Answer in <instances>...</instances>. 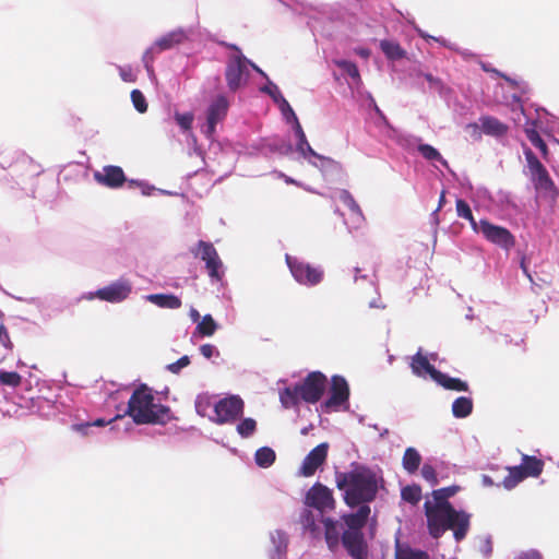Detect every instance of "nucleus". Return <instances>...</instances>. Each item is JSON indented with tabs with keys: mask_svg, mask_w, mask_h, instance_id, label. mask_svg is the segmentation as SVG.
<instances>
[{
	"mask_svg": "<svg viewBox=\"0 0 559 559\" xmlns=\"http://www.w3.org/2000/svg\"><path fill=\"white\" fill-rule=\"evenodd\" d=\"M335 484L343 491V500L349 508L358 507L354 513L343 514L345 530L342 533V544L353 559H367L368 546L362 528L368 522L372 502L378 493L377 474L365 465H356L348 472H336Z\"/></svg>",
	"mask_w": 559,
	"mask_h": 559,
	"instance_id": "f257e3e1",
	"label": "nucleus"
},
{
	"mask_svg": "<svg viewBox=\"0 0 559 559\" xmlns=\"http://www.w3.org/2000/svg\"><path fill=\"white\" fill-rule=\"evenodd\" d=\"M459 491L457 486L436 489L431 492L432 501L424 503L427 518V528L431 537L440 538L448 530L453 531L455 540L465 538L469 530L471 515L465 511H457L449 502V498Z\"/></svg>",
	"mask_w": 559,
	"mask_h": 559,
	"instance_id": "f03ea898",
	"label": "nucleus"
},
{
	"mask_svg": "<svg viewBox=\"0 0 559 559\" xmlns=\"http://www.w3.org/2000/svg\"><path fill=\"white\" fill-rule=\"evenodd\" d=\"M153 390L140 384L131 394L126 414L136 425H165L173 419L169 406L154 402Z\"/></svg>",
	"mask_w": 559,
	"mask_h": 559,
	"instance_id": "7ed1b4c3",
	"label": "nucleus"
},
{
	"mask_svg": "<svg viewBox=\"0 0 559 559\" xmlns=\"http://www.w3.org/2000/svg\"><path fill=\"white\" fill-rule=\"evenodd\" d=\"M305 503L319 511V518L324 525V538L330 550L335 551L338 548L342 535L341 528L344 531L345 525L338 523L331 518H323V512L335 509V499L330 488L321 483H316L307 492Z\"/></svg>",
	"mask_w": 559,
	"mask_h": 559,
	"instance_id": "20e7f679",
	"label": "nucleus"
},
{
	"mask_svg": "<svg viewBox=\"0 0 559 559\" xmlns=\"http://www.w3.org/2000/svg\"><path fill=\"white\" fill-rule=\"evenodd\" d=\"M522 150L535 190L555 199L558 195V190L547 168L526 144H522Z\"/></svg>",
	"mask_w": 559,
	"mask_h": 559,
	"instance_id": "39448f33",
	"label": "nucleus"
},
{
	"mask_svg": "<svg viewBox=\"0 0 559 559\" xmlns=\"http://www.w3.org/2000/svg\"><path fill=\"white\" fill-rule=\"evenodd\" d=\"M544 461L523 454L522 462L518 466L508 467L509 474L504 477L502 484L506 489H513L518 484L528 477H538L544 471Z\"/></svg>",
	"mask_w": 559,
	"mask_h": 559,
	"instance_id": "423d86ee",
	"label": "nucleus"
},
{
	"mask_svg": "<svg viewBox=\"0 0 559 559\" xmlns=\"http://www.w3.org/2000/svg\"><path fill=\"white\" fill-rule=\"evenodd\" d=\"M245 403L238 395L224 397L214 404V416L210 419L217 425L233 424L243 413Z\"/></svg>",
	"mask_w": 559,
	"mask_h": 559,
	"instance_id": "0eeeda50",
	"label": "nucleus"
},
{
	"mask_svg": "<svg viewBox=\"0 0 559 559\" xmlns=\"http://www.w3.org/2000/svg\"><path fill=\"white\" fill-rule=\"evenodd\" d=\"M328 385V378L321 371H311L301 383L297 384L301 401L316 404L319 402Z\"/></svg>",
	"mask_w": 559,
	"mask_h": 559,
	"instance_id": "6e6552de",
	"label": "nucleus"
},
{
	"mask_svg": "<svg viewBox=\"0 0 559 559\" xmlns=\"http://www.w3.org/2000/svg\"><path fill=\"white\" fill-rule=\"evenodd\" d=\"M188 39L187 32L182 28L171 31L152 45L143 55V62L148 72L153 71V62L156 53L174 48Z\"/></svg>",
	"mask_w": 559,
	"mask_h": 559,
	"instance_id": "1a4fd4ad",
	"label": "nucleus"
},
{
	"mask_svg": "<svg viewBox=\"0 0 559 559\" xmlns=\"http://www.w3.org/2000/svg\"><path fill=\"white\" fill-rule=\"evenodd\" d=\"M476 233H480L485 239L506 251L515 246V237L509 229L495 225L487 219H480Z\"/></svg>",
	"mask_w": 559,
	"mask_h": 559,
	"instance_id": "9d476101",
	"label": "nucleus"
},
{
	"mask_svg": "<svg viewBox=\"0 0 559 559\" xmlns=\"http://www.w3.org/2000/svg\"><path fill=\"white\" fill-rule=\"evenodd\" d=\"M248 64L255 68L253 63L241 55L231 56L226 64L225 78L227 86L231 92H236L247 81L249 75Z\"/></svg>",
	"mask_w": 559,
	"mask_h": 559,
	"instance_id": "9b49d317",
	"label": "nucleus"
},
{
	"mask_svg": "<svg viewBox=\"0 0 559 559\" xmlns=\"http://www.w3.org/2000/svg\"><path fill=\"white\" fill-rule=\"evenodd\" d=\"M286 262L294 278L302 285L314 286L323 280V271L309 263L286 255Z\"/></svg>",
	"mask_w": 559,
	"mask_h": 559,
	"instance_id": "f8f14e48",
	"label": "nucleus"
},
{
	"mask_svg": "<svg viewBox=\"0 0 559 559\" xmlns=\"http://www.w3.org/2000/svg\"><path fill=\"white\" fill-rule=\"evenodd\" d=\"M191 252L194 254V257H199L202 261L205 262V269L212 280H222L223 273H221L219 270L223 266V262L212 242L200 240L197 243V249L191 250Z\"/></svg>",
	"mask_w": 559,
	"mask_h": 559,
	"instance_id": "ddd939ff",
	"label": "nucleus"
},
{
	"mask_svg": "<svg viewBox=\"0 0 559 559\" xmlns=\"http://www.w3.org/2000/svg\"><path fill=\"white\" fill-rule=\"evenodd\" d=\"M349 399V386L346 379L335 374L331 379L329 399L322 404L325 411H338Z\"/></svg>",
	"mask_w": 559,
	"mask_h": 559,
	"instance_id": "4468645a",
	"label": "nucleus"
},
{
	"mask_svg": "<svg viewBox=\"0 0 559 559\" xmlns=\"http://www.w3.org/2000/svg\"><path fill=\"white\" fill-rule=\"evenodd\" d=\"M132 290L131 284L128 281H117L103 288L97 289L95 293H90L88 300L98 298L111 304L121 302L128 298Z\"/></svg>",
	"mask_w": 559,
	"mask_h": 559,
	"instance_id": "2eb2a0df",
	"label": "nucleus"
},
{
	"mask_svg": "<svg viewBox=\"0 0 559 559\" xmlns=\"http://www.w3.org/2000/svg\"><path fill=\"white\" fill-rule=\"evenodd\" d=\"M228 100L225 96L219 95L210 105L206 117L205 134L207 138H212L215 133L216 124L224 120L228 111Z\"/></svg>",
	"mask_w": 559,
	"mask_h": 559,
	"instance_id": "dca6fc26",
	"label": "nucleus"
},
{
	"mask_svg": "<svg viewBox=\"0 0 559 559\" xmlns=\"http://www.w3.org/2000/svg\"><path fill=\"white\" fill-rule=\"evenodd\" d=\"M328 443L323 442L313 448L307 456L304 459L300 475L304 477H310L314 475L317 469L325 462L328 457Z\"/></svg>",
	"mask_w": 559,
	"mask_h": 559,
	"instance_id": "f3484780",
	"label": "nucleus"
},
{
	"mask_svg": "<svg viewBox=\"0 0 559 559\" xmlns=\"http://www.w3.org/2000/svg\"><path fill=\"white\" fill-rule=\"evenodd\" d=\"M295 131H296V134L298 136V144H297V150L304 155L306 156V154H309L318 159L321 160V167L322 168H331V169H334V170H341L342 169V165L330 158V157H325V156H322L320 154H318L311 146L310 144L308 143L307 141V138H306V134L300 126L299 122L295 123Z\"/></svg>",
	"mask_w": 559,
	"mask_h": 559,
	"instance_id": "a211bd4d",
	"label": "nucleus"
},
{
	"mask_svg": "<svg viewBox=\"0 0 559 559\" xmlns=\"http://www.w3.org/2000/svg\"><path fill=\"white\" fill-rule=\"evenodd\" d=\"M340 201L348 210V218L345 223L350 229H357L365 223V216L359 204L356 202L349 191L343 189L338 192Z\"/></svg>",
	"mask_w": 559,
	"mask_h": 559,
	"instance_id": "6ab92c4d",
	"label": "nucleus"
},
{
	"mask_svg": "<svg viewBox=\"0 0 559 559\" xmlns=\"http://www.w3.org/2000/svg\"><path fill=\"white\" fill-rule=\"evenodd\" d=\"M94 179L97 183L110 189H118L127 181L123 169L114 165L105 166L102 171H96Z\"/></svg>",
	"mask_w": 559,
	"mask_h": 559,
	"instance_id": "aec40b11",
	"label": "nucleus"
},
{
	"mask_svg": "<svg viewBox=\"0 0 559 559\" xmlns=\"http://www.w3.org/2000/svg\"><path fill=\"white\" fill-rule=\"evenodd\" d=\"M479 122L480 126L478 123H471L468 128H473L475 131L481 128L485 134L496 138L506 135L509 130L506 123L491 116H481Z\"/></svg>",
	"mask_w": 559,
	"mask_h": 559,
	"instance_id": "412c9836",
	"label": "nucleus"
},
{
	"mask_svg": "<svg viewBox=\"0 0 559 559\" xmlns=\"http://www.w3.org/2000/svg\"><path fill=\"white\" fill-rule=\"evenodd\" d=\"M524 132H525V135L528 139V141L536 148L539 150L542 158L545 159L546 162L549 160L550 152H549V148H548L546 142L542 139V136L539 135V133L537 131V122L536 121L528 122L524 128Z\"/></svg>",
	"mask_w": 559,
	"mask_h": 559,
	"instance_id": "4be33fe9",
	"label": "nucleus"
},
{
	"mask_svg": "<svg viewBox=\"0 0 559 559\" xmlns=\"http://www.w3.org/2000/svg\"><path fill=\"white\" fill-rule=\"evenodd\" d=\"M435 382H437L439 385L444 388L445 390L450 391H457V392H467L468 391V384L459 379V378H452L439 370L437 376L433 379Z\"/></svg>",
	"mask_w": 559,
	"mask_h": 559,
	"instance_id": "5701e85b",
	"label": "nucleus"
},
{
	"mask_svg": "<svg viewBox=\"0 0 559 559\" xmlns=\"http://www.w3.org/2000/svg\"><path fill=\"white\" fill-rule=\"evenodd\" d=\"M412 370L417 376H423L424 373H428L430 378L433 380L437 373L439 372L435 366H432L426 356L417 353L413 357L412 361Z\"/></svg>",
	"mask_w": 559,
	"mask_h": 559,
	"instance_id": "b1692460",
	"label": "nucleus"
},
{
	"mask_svg": "<svg viewBox=\"0 0 559 559\" xmlns=\"http://www.w3.org/2000/svg\"><path fill=\"white\" fill-rule=\"evenodd\" d=\"M421 463V455L415 448H407L402 457L403 468L408 474H415Z\"/></svg>",
	"mask_w": 559,
	"mask_h": 559,
	"instance_id": "393cba45",
	"label": "nucleus"
},
{
	"mask_svg": "<svg viewBox=\"0 0 559 559\" xmlns=\"http://www.w3.org/2000/svg\"><path fill=\"white\" fill-rule=\"evenodd\" d=\"M147 299L154 305L167 309H178L182 305L181 299L171 294H153Z\"/></svg>",
	"mask_w": 559,
	"mask_h": 559,
	"instance_id": "a878e982",
	"label": "nucleus"
},
{
	"mask_svg": "<svg viewBox=\"0 0 559 559\" xmlns=\"http://www.w3.org/2000/svg\"><path fill=\"white\" fill-rule=\"evenodd\" d=\"M271 540L273 544V549L270 554L271 559H282L287 549V537L285 533L276 531L271 535Z\"/></svg>",
	"mask_w": 559,
	"mask_h": 559,
	"instance_id": "bb28decb",
	"label": "nucleus"
},
{
	"mask_svg": "<svg viewBox=\"0 0 559 559\" xmlns=\"http://www.w3.org/2000/svg\"><path fill=\"white\" fill-rule=\"evenodd\" d=\"M473 412V401L466 396H460L452 404V414L456 418H465Z\"/></svg>",
	"mask_w": 559,
	"mask_h": 559,
	"instance_id": "cd10ccee",
	"label": "nucleus"
},
{
	"mask_svg": "<svg viewBox=\"0 0 559 559\" xmlns=\"http://www.w3.org/2000/svg\"><path fill=\"white\" fill-rule=\"evenodd\" d=\"M318 516L311 510H305L300 515V523L302 527L308 531L313 537H318L321 533L317 524Z\"/></svg>",
	"mask_w": 559,
	"mask_h": 559,
	"instance_id": "c85d7f7f",
	"label": "nucleus"
},
{
	"mask_svg": "<svg viewBox=\"0 0 559 559\" xmlns=\"http://www.w3.org/2000/svg\"><path fill=\"white\" fill-rule=\"evenodd\" d=\"M275 459L274 450L269 447L258 449L254 454L255 464L262 468L270 467L275 462Z\"/></svg>",
	"mask_w": 559,
	"mask_h": 559,
	"instance_id": "c756f323",
	"label": "nucleus"
},
{
	"mask_svg": "<svg viewBox=\"0 0 559 559\" xmlns=\"http://www.w3.org/2000/svg\"><path fill=\"white\" fill-rule=\"evenodd\" d=\"M380 48L383 53L391 60H400L405 57V50L400 44L391 40H381Z\"/></svg>",
	"mask_w": 559,
	"mask_h": 559,
	"instance_id": "7c9ffc66",
	"label": "nucleus"
},
{
	"mask_svg": "<svg viewBox=\"0 0 559 559\" xmlns=\"http://www.w3.org/2000/svg\"><path fill=\"white\" fill-rule=\"evenodd\" d=\"M284 407L289 408L298 405L301 401L297 384L294 388H286L280 394Z\"/></svg>",
	"mask_w": 559,
	"mask_h": 559,
	"instance_id": "2f4dec72",
	"label": "nucleus"
},
{
	"mask_svg": "<svg viewBox=\"0 0 559 559\" xmlns=\"http://www.w3.org/2000/svg\"><path fill=\"white\" fill-rule=\"evenodd\" d=\"M401 497L404 501L416 506L423 497L421 487L417 484L407 485L402 488Z\"/></svg>",
	"mask_w": 559,
	"mask_h": 559,
	"instance_id": "473e14b6",
	"label": "nucleus"
},
{
	"mask_svg": "<svg viewBox=\"0 0 559 559\" xmlns=\"http://www.w3.org/2000/svg\"><path fill=\"white\" fill-rule=\"evenodd\" d=\"M417 151L425 159H427L429 162L438 160L443 166H448V162L441 156L439 151L437 148H435L433 146H431L429 144H419L417 146Z\"/></svg>",
	"mask_w": 559,
	"mask_h": 559,
	"instance_id": "72a5a7b5",
	"label": "nucleus"
},
{
	"mask_svg": "<svg viewBox=\"0 0 559 559\" xmlns=\"http://www.w3.org/2000/svg\"><path fill=\"white\" fill-rule=\"evenodd\" d=\"M456 214L459 217L467 219L471 223L472 228L477 230L478 222L475 221L472 209L465 200H456Z\"/></svg>",
	"mask_w": 559,
	"mask_h": 559,
	"instance_id": "f704fd0d",
	"label": "nucleus"
},
{
	"mask_svg": "<svg viewBox=\"0 0 559 559\" xmlns=\"http://www.w3.org/2000/svg\"><path fill=\"white\" fill-rule=\"evenodd\" d=\"M217 330V324L211 314H205L197 325V332L201 336H212Z\"/></svg>",
	"mask_w": 559,
	"mask_h": 559,
	"instance_id": "c9c22d12",
	"label": "nucleus"
},
{
	"mask_svg": "<svg viewBox=\"0 0 559 559\" xmlns=\"http://www.w3.org/2000/svg\"><path fill=\"white\" fill-rule=\"evenodd\" d=\"M22 383V377L15 371H0V384L17 388Z\"/></svg>",
	"mask_w": 559,
	"mask_h": 559,
	"instance_id": "e433bc0d",
	"label": "nucleus"
},
{
	"mask_svg": "<svg viewBox=\"0 0 559 559\" xmlns=\"http://www.w3.org/2000/svg\"><path fill=\"white\" fill-rule=\"evenodd\" d=\"M214 404L211 396L206 394L199 395L195 400V411L200 416L205 417L209 409L214 408Z\"/></svg>",
	"mask_w": 559,
	"mask_h": 559,
	"instance_id": "4c0bfd02",
	"label": "nucleus"
},
{
	"mask_svg": "<svg viewBox=\"0 0 559 559\" xmlns=\"http://www.w3.org/2000/svg\"><path fill=\"white\" fill-rule=\"evenodd\" d=\"M257 429V421L253 418H245L237 425V432L242 438H249Z\"/></svg>",
	"mask_w": 559,
	"mask_h": 559,
	"instance_id": "58836bf2",
	"label": "nucleus"
},
{
	"mask_svg": "<svg viewBox=\"0 0 559 559\" xmlns=\"http://www.w3.org/2000/svg\"><path fill=\"white\" fill-rule=\"evenodd\" d=\"M337 67L342 69L346 74H348L352 79L359 81L360 74L357 66L348 60H341L336 62Z\"/></svg>",
	"mask_w": 559,
	"mask_h": 559,
	"instance_id": "ea45409f",
	"label": "nucleus"
},
{
	"mask_svg": "<svg viewBox=\"0 0 559 559\" xmlns=\"http://www.w3.org/2000/svg\"><path fill=\"white\" fill-rule=\"evenodd\" d=\"M274 90H275V92L277 93V95H278V97L281 99L280 100V106H281V110H282L283 115L286 116L287 120L289 118H292L295 123L299 122L296 114L294 112V110L290 107V105L288 104V102L284 98V96L280 92L278 87L274 86Z\"/></svg>",
	"mask_w": 559,
	"mask_h": 559,
	"instance_id": "a19ab883",
	"label": "nucleus"
},
{
	"mask_svg": "<svg viewBox=\"0 0 559 559\" xmlns=\"http://www.w3.org/2000/svg\"><path fill=\"white\" fill-rule=\"evenodd\" d=\"M131 100L139 112L144 114L147 110V103L141 91L133 90L131 92Z\"/></svg>",
	"mask_w": 559,
	"mask_h": 559,
	"instance_id": "79ce46f5",
	"label": "nucleus"
},
{
	"mask_svg": "<svg viewBox=\"0 0 559 559\" xmlns=\"http://www.w3.org/2000/svg\"><path fill=\"white\" fill-rule=\"evenodd\" d=\"M421 476L428 481L431 486H436L438 484L437 472L435 467L428 463H425L421 467Z\"/></svg>",
	"mask_w": 559,
	"mask_h": 559,
	"instance_id": "37998d69",
	"label": "nucleus"
},
{
	"mask_svg": "<svg viewBox=\"0 0 559 559\" xmlns=\"http://www.w3.org/2000/svg\"><path fill=\"white\" fill-rule=\"evenodd\" d=\"M177 123L180 126V128L185 131L190 130L193 122V115L191 112L186 114H176L175 115Z\"/></svg>",
	"mask_w": 559,
	"mask_h": 559,
	"instance_id": "c03bdc74",
	"label": "nucleus"
},
{
	"mask_svg": "<svg viewBox=\"0 0 559 559\" xmlns=\"http://www.w3.org/2000/svg\"><path fill=\"white\" fill-rule=\"evenodd\" d=\"M397 559H429V555L426 551L407 549Z\"/></svg>",
	"mask_w": 559,
	"mask_h": 559,
	"instance_id": "a18cd8bd",
	"label": "nucleus"
},
{
	"mask_svg": "<svg viewBox=\"0 0 559 559\" xmlns=\"http://www.w3.org/2000/svg\"><path fill=\"white\" fill-rule=\"evenodd\" d=\"M190 364V359L188 356H182L177 361L168 365V370L173 373H178L182 368L187 367Z\"/></svg>",
	"mask_w": 559,
	"mask_h": 559,
	"instance_id": "49530a36",
	"label": "nucleus"
},
{
	"mask_svg": "<svg viewBox=\"0 0 559 559\" xmlns=\"http://www.w3.org/2000/svg\"><path fill=\"white\" fill-rule=\"evenodd\" d=\"M200 352L201 354L210 359L211 357H213L214 354H217L218 355V350L216 349V347L212 344H203L200 346Z\"/></svg>",
	"mask_w": 559,
	"mask_h": 559,
	"instance_id": "de8ad7c7",
	"label": "nucleus"
},
{
	"mask_svg": "<svg viewBox=\"0 0 559 559\" xmlns=\"http://www.w3.org/2000/svg\"><path fill=\"white\" fill-rule=\"evenodd\" d=\"M0 343L5 348H12V346H13L12 342L10 340L9 333H8L7 329L3 325H0Z\"/></svg>",
	"mask_w": 559,
	"mask_h": 559,
	"instance_id": "09e8293b",
	"label": "nucleus"
},
{
	"mask_svg": "<svg viewBox=\"0 0 559 559\" xmlns=\"http://www.w3.org/2000/svg\"><path fill=\"white\" fill-rule=\"evenodd\" d=\"M516 559H543V556L539 551L535 549H531L527 551L521 552Z\"/></svg>",
	"mask_w": 559,
	"mask_h": 559,
	"instance_id": "8fccbe9b",
	"label": "nucleus"
},
{
	"mask_svg": "<svg viewBox=\"0 0 559 559\" xmlns=\"http://www.w3.org/2000/svg\"><path fill=\"white\" fill-rule=\"evenodd\" d=\"M445 203V191L443 190L440 194V198H439V203H438V207L436 209V211L432 213V216L435 218V222L436 224L439 223V217H438V212L441 210V207L443 206V204Z\"/></svg>",
	"mask_w": 559,
	"mask_h": 559,
	"instance_id": "3c124183",
	"label": "nucleus"
},
{
	"mask_svg": "<svg viewBox=\"0 0 559 559\" xmlns=\"http://www.w3.org/2000/svg\"><path fill=\"white\" fill-rule=\"evenodd\" d=\"M423 76L427 80V82L429 83V85L433 88H439L440 85H441V82L439 79L435 78L432 74L430 73H425L423 74Z\"/></svg>",
	"mask_w": 559,
	"mask_h": 559,
	"instance_id": "603ef678",
	"label": "nucleus"
},
{
	"mask_svg": "<svg viewBox=\"0 0 559 559\" xmlns=\"http://www.w3.org/2000/svg\"><path fill=\"white\" fill-rule=\"evenodd\" d=\"M274 86L275 85H273L271 87L270 86H265V87L262 88V91L267 93L276 103H280L281 99H280L277 93L275 92Z\"/></svg>",
	"mask_w": 559,
	"mask_h": 559,
	"instance_id": "864d4df0",
	"label": "nucleus"
},
{
	"mask_svg": "<svg viewBox=\"0 0 559 559\" xmlns=\"http://www.w3.org/2000/svg\"><path fill=\"white\" fill-rule=\"evenodd\" d=\"M483 69H484L485 71H487V72H489V71H490V70H489V67H485V66H484V67H483ZM491 71H492V72H495L496 74L500 75L501 78H503V79H504L507 82H509L510 84L515 85V81H514V80H512V79H510V78H508L506 74H502V73H500L498 70H495V69H493V70H491Z\"/></svg>",
	"mask_w": 559,
	"mask_h": 559,
	"instance_id": "5fc2aeb1",
	"label": "nucleus"
},
{
	"mask_svg": "<svg viewBox=\"0 0 559 559\" xmlns=\"http://www.w3.org/2000/svg\"><path fill=\"white\" fill-rule=\"evenodd\" d=\"M361 271H362V269L355 267V281H357L359 277L364 278V280L368 278V275L367 274H362Z\"/></svg>",
	"mask_w": 559,
	"mask_h": 559,
	"instance_id": "6e6d98bb",
	"label": "nucleus"
},
{
	"mask_svg": "<svg viewBox=\"0 0 559 559\" xmlns=\"http://www.w3.org/2000/svg\"><path fill=\"white\" fill-rule=\"evenodd\" d=\"M521 269L523 270L524 274L527 276V278L532 282L533 278H532V275L530 274L527 267H526V264H525V259L523 258L522 261H521Z\"/></svg>",
	"mask_w": 559,
	"mask_h": 559,
	"instance_id": "4d7b16f0",
	"label": "nucleus"
},
{
	"mask_svg": "<svg viewBox=\"0 0 559 559\" xmlns=\"http://www.w3.org/2000/svg\"><path fill=\"white\" fill-rule=\"evenodd\" d=\"M223 46L229 48V49H233V50H236V51H240V49L238 48V46L234 45V44H228V43H221Z\"/></svg>",
	"mask_w": 559,
	"mask_h": 559,
	"instance_id": "13d9d810",
	"label": "nucleus"
},
{
	"mask_svg": "<svg viewBox=\"0 0 559 559\" xmlns=\"http://www.w3.org/2000/svg\"><path fill=\"white\" fill-rule=\"evenodd\" d=\"M190 314L193 321H198L200 318V313L195 309H192Z\"/></svg>",
	"mask_w": 559,
	"mask_h": 559,
	"instance_id": "bf43d9fd",
	"label": "nucleus"
},
{
	"mask_svg": "<svg viewBox=\"0 0 559 559\" xmlns=\"http://www.w3.org/2000/svg\"><path fill=\"white\" fill-rule=\"evenodd\" d=\"M483 481H484L485 485H492V480L487 475H484Z\"/></svg>",
	"mask_w": 559,
	"mask_h": 559,
	"instance_id": "052dcab7",
	"label": "nucleus"
},
{
	"mask_svg": "<svg viewBox=\"0 0 559 559\" xmlns=\"http://www.w3.org/2000/svg\"><path fill=\"white\" fill-rule=\"evenodd\" d=\"M104 420L103 419H97L93 423V426H104Z\"/></svg>",
	"mask_w": 559,
	"mask_h": 559,
	"instance_id": "680f3d73",
	"label": "nucleus"
},
{
	"mask_svg": "<svg viewBox=\"0 0 559 559\" xmlns=\"http://www.w3.org/2000/svg\"><path fill=\"white\" fill-rule=\"evenodd\" d=\"M139 185H140V183H138V182H136V181H134V180H130V181H129V187H130V188H132V187H134V186H139Z\"/></svg>",
	"mask_w": 559,
	"mask_h": 559,
	"instance_id": "e2e57ef3",
	"label": "nucleus"
},
{
	"mask_svg": "<svg viewBox=\"0 0 559 559\" xmlns=\"http://www.w3.org/2000/svg\"><path fill=\"white\" fill-rule=\"evenodd\" d=\"M90 426H91L90 424L81 425V426H78V429L81 430V429H84V428H88Z\"/></svg>",
	"mask_w": 559,
	"mask_h": 559,
	"instance_id": "0e129e2a",
	"label": "nucleus"
},
{
	"mask_svg": "<svg viewBox=\"0 0 559 559\" xmlns=\"http://www.w3.org/2000/svg\"><path fill=\"white\" fill-rule=\"evenodd\" d=\"M121 76H122V79H123L124 81H128V80H129V79H128V74H126L124 72H121Z\"/></svg>",
	"mask_w": 559,
	"mask_h": 559,
	"instance_id": "69168bd1",
	"label": "nucleus"
},
{
	"mask_svg": "<svg viewBox=\"0 0 559 559\" xmlns=\"http://www.w3.org/2000/svg\"><path fill=\"white\" fill-rule=\"evenodd\" d=\"M376 111H377L380 116H382V111H381L377 106H376Z\"/></svg>",
	"mask_w": 559,
	"mask_h": 559,
	"instance_id": "338daca9",
	"label": "nucleus"
}]
</instances>
